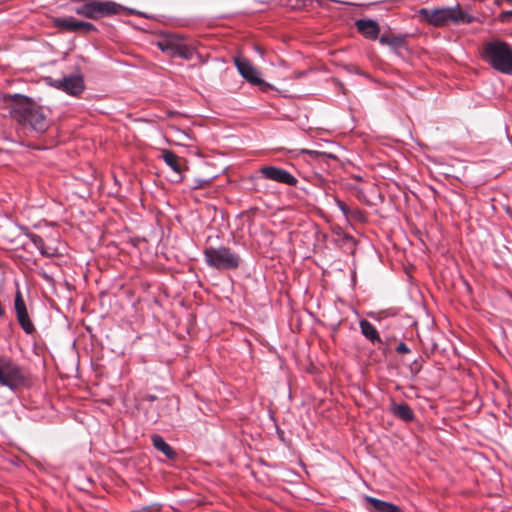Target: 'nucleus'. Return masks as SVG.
<instances>
[{
	"mask_svg": "<svg viewBox=\"0 0 512 512\" xmlns=\"http://www.w3.org/2000/svg\"><path fill=\"white\" fill-rule=\"evenodd\" d=\"M365 500L372 506L374 512H403L400 507L390 502H386L371 496H366Z\"/></svg>",
	"mask_w": 512,
	"mask_h": 512,
	"instance_id": "obj_15",
	"label": "nucleus"
},
{
	"mask_svg": "<svg viewBox=\"0 0 512 512\" xmlns=\"http://www.w3.org/2000/svg\"><path fill=\"white\" fill-rule=\"evenodd\" d=\"M195 55V49L191 46H189L186 43V40L183 41V43L180 45L179 49L175 53V56H178L185 60H191L193 59Z\"/></svg>",
	"mask_w": 512,
	"mask_h": 512,
	"instance_id": "obj_19",
	"label": "nucleus"
},
{
	"mask_svg": "<svg viewBox=\"0 0 512 512\" xmlns=\"http://www.w3.org/2000/svg\"><path fill=\"white\" fill-rule=\"evenodd\" d=\"M380 43L390 45L392 47H398L402 43V39L398 37H389V36H381L380 37Z\"/></svg>",
	"mask_w": 512,
	"mask_h": 512,
	"instance_id": "obj_20",
	"label": "nucleus"
},
{
	"mask_svg": "<svg viewBox=\"0 0 512 512\" xmlns=\"http://www.w3.org/2000/svg\"><path fill=\"white\" fill-rule=\"evenodd\" d=\"M301 153L308 154L309 156H311L313 158H318L321 155V153L319 151L309 150V149H303V150H301Z\"/></svg>",
	"mask_w": 512,
	"mask_h": 512,
	"instance_id": "obj_23",
	"label": "nucleus"
},
{
	"mask_svg": "<svg viewBox=\"0 0 512 512\" xmlns=\"http://www.w3.org/2000/svg\"><path fill=\"white\" fill-rule=\"evenodd\" d=\"M206 264L218 270H233L239 267L240 256L225 246L208 247L204 250Z\"/></svg>",
	"mask_w": 512,
	"mask_h": 512,
	"instance_id": "obj_4",
	"label": "nucleus"
},
{
	"mask_svg": "<svg viewBox=\"0 0 512 512\" xmlns=\"http://www.w3.org/2000/svg\"><path fill=\"white\" fill-rule=\"evenodd\" d=\"M42 275H43V277H45L46 279H50V277H48V276H47V274L43 273Z\"/></svg>",
	"mask_w": 512,
	"mask_h": 512,
	"instance_id": "obj_26",
	"label": "nucleus"
},
{
	"mask_svg": "<svg viewBox=\"0 0 512 512\" xmlns=\"http://www.w3.org/2000/svg\"><path fill=\"white\" fill-rule=\"evenodd\" d=\"M21 231L39 250L42 256L54 257L58 254V249L56 247L45 245L44 240L39 235L30 232L27 227H21Z\"/></svg>",
	"mask_w": 512,
	"mask_h": 512,
	"instance_id": "obj_11",
	"label": "nucleus"
},
{
	"mask_svg": "<svg viewBox=\"0 0 512 512\" xmlns=\"http://www.w3.org/2000/svg\"><path fill=\"white\" fill-rule=\"evenodd\" d=\"M14 307L21 328L26 334H32L35 331V327L29 318L27 307L20 291H17L15 295Z\"/></svg>",
	"mask_w": 512,
	"mask_h": 512,
	"instance_id": "obj_7",
	"label": "nucleus"
},
{
	"mask_svg": "<svg viewBox=\"0 0 512 512\" xmlns=\"http://www.w3.org/2000/svg\"><path fill=\"white\" fill-rule=\"evenodd\" d=\"M161 158L175 172L177 176L175 181H182V170L185 162L184 159L171 150H164L161 154Z\"/></svg>",
	"mask_w": 512,
	"mask_h": 512,
	"instance_id": "obj_12",
	"label": "nucleus"
},
{
	"mask_svg": "<svg viewBox=\"0 0 512 512\" xmlns=\"http://www.w3.org/2000/svg\"><path fill=\"white\" fill-rule=\"evenodd\" d=\"M27 373L23 367L8 357L0 358V385L16 391L27 383Z\"/></svg>",
	"mask_w": 512,
	"mask_h": 512,
	"instance_id": "obj_5",
	"label": "nucleus"
},
{
	"mask_svg": "<svg viewBox=\"0 0 512 512\" xmlns=\"http://www.w3.org/2000/svg\"><path fill=\"white\" fill-rule=\"evenodd\" d=\"M208 180H197V183L193 186V188H200L205 184H208Z\"/></svg>",
	"mask_w": 512,
	"mask_h": 512,
	"instance_id": "obj_24",
	"label": "nucleus"
},
{
	"mask_svg": "<svg viewBox=\"0 0 512 512\" xmlns=\"http://www.w3.org/2000/svg\"><path fill=\"white\" fill-rule=\"evenodd\" d=\"M396 351H397L398 353H401V354H402V353H409V352H410V349L408 348V346H407L405 343L401 342V343H399V344H398V346L396 347Z\"/></svg>",
	"mask_w": 512,
	"mask_h": 512,
	"instance_id": "obj_22",
	"label": "nucleus"
},
{
	"mask_svg": "<svg viewBox=\"0 0 512 512\" xmlns=\"http://www.w3.org/2000/svg\"><path fill=\"white\" fill-rule=\"evenodd\" d=\"M10 98L12 100L10 115L21 126L40 133L48 129L50 120L46 108L20 94H14Z\"/></svg>",
	"mask_w": 512,
	"mask_h": 512,
	"instance_id": "obj_1",
	"label": "nucleus"
},
{
	"mask_svg": "<svg viewBox=\"0 0 512 512\" xmlns=\"http://www.w3.org/2000/svg\"><path fill=\"white\" fill-rule=\"evenodd\" d=\"M55 25L58 28L65 29L70 32H84V33H90L92 31L96 30V27L90 23L85 21H78L74 18H57L55 19Z\"/></svg>",
	"mask_w": 512,
	"mask_h": 512,
	"instance_id": "obj_10",
	"label": "nucleus"
},
{
	"mask_svg": "<svg viewBox=\"0 0 512 512\" xmlns=\"http://www.w3.org/2000/svg\"><path fill=\"white\" fill-rule=\"evenodd\" d=\"M392 412L396 417L406 422L414 419V413L406 403L393 404Z\"/></svg>",
	"mask_w": 512,
	"mask_h": 512,
	"instance_id": "obj_17",
	"label": "nucleus"
},
{
	"mask_svg": "<svg viewBox=\"0 0 512 512\" xmlns=\"http://www.w3.org/2000/svg\"><path fill=\"white\" fill-rule=\"evenodd\" d=\"M152 443L153 446L161 451L166 457L172 459L175 457V452L171 448V446L164 440V438L160 435H153L152 436Z\"/></svg>",
	"mask_w": 512,
	"mask_h": 512,
	"instance_id": "obj_18",
	"label": "nucleus"
},
{
	"mask_svg": "<svg viewBox=\"0 0 512 512\" xmlns=\"http://www.w3.org/2000/svg\"><path fill=\"white\" fill-rule=\"evenodd\" d=\"M358 31L368 39L375 40L379 36L380 27L378 23L370 19H360L355 23Z\"/></svg>",
	"mask_w": 512,
	"mask_h": 512,
	"instance_id": "obj_13",
	"label": "nucleus"
},
{
	"mask_svg": "<svg viewBox=\"0 0 512 512\" xmlns=\"http://www.w3.org/2000/svg\"><path fill=\"white\" fill-rule=\"evenodd\" d=\"M260 172L266 179L282 184L293 186L297 183V179L291 173L279 167L265 166L261 168Z\"/></svg>",
	"mask_w": 512,
	"mask_h": 512,
	"instance_id": "obj_9",
	"label": "nucleus"
},
{
	"mask_svg": "<svg viewBox=\"0 0 512 512\" xmlns=\"http://www.w3.org/2000/svg\"><path fill=\"white\" fill-rule=\"evenodd\" d=\"M335 203H336L337 207L343 213L344 217L347 219L348 216H349V208H348V206L342 200H340L338 198H335Z\"/></svg>",
	"mask_w": 512,
	"mask_h": 512,
	"instance_id": "obj_21",
	"label": "nucleus"
},
{
	"mask_svg": "<svg viewBox=\"0 0 512 512\" xmlns=\"http://www.w3.org/2000/svg\"><path fill=\"white\" fill-rule=\"evenodd\" d=\"M185 39L178 35L172 34L158 42V47L165 53L175 56V53L179 49L180 45Z\"/></svg>",
	"mask_w": 512,
	"mask_h": 512,
	"instance_id": "obj_14",
	"label": "nucleus"
},
{
	"mask_svg": "<svg viewBox=\"0 0 512 512\" xmlns=\"http://www.w3.org/2000/svg\"><path fill=\"white\" fill-rule=\"evenodd\" d=\"M482 59L494 70L512 75V47L502 40H492L483 45Z\"/></svg>",
	"mask_w": 512,
	"mask_h": 512,
	"instance_id": "obj_3",
	"label": "nucleus"
},
{
	"mask_svg": "<svg viewBox=\"0 0 512 512\" xmlns=\"http://www.w3.org/2000/svg\"><path fill=\"white\" fill-rule=\"evenodd\" d=\"M52 85L73 96L79 95L84 90V81L80 75H70L62 79H56Z\"/></svg>",
	"mask_w": 512,
	"mask_h": 512,
	"instance_id": "obj_8",
	"label": "nucleus"
},
{
	"mask_svg": "<svg viewBox=\"0 0 512 512\" xmlns=\"http://www.w3.org/2000/svg\"><path fill=\"white\" fill-rule=\"evenodd\" d=\"M503 15H504L505 17H507V16H512V10L504 12V13H503Z\"/></svg>",
	"mask_w": 512,
	"mask_h": 512,
	"instance_id": "obj_25",
	"label": "nucleus"
},
{
	"mask_svg": "<svg viewBox=\"0 0 512 512\" xmlns=\"http://www.w3.org/2000/svg\"><path fill=\"white\" fill-rule=\"evenodd\" d=\"M235 65L241 74L252 85H267L260 77V72L255 68L252 63L243 57L235 58Z\"/></svg>",
	"mask_w": 512,
	"mask_h": 512,
	"instance_id": "obj_6",
	"label": "nucleus"
},
{
	"mask_svg": "<svg viewBox=\"0 0 512 512\" xmlns=\"http://www.w3.org/2000/svg\"><path fill=\"white\" fill-rule=\"evenodd\" d=\"M361 333L372 343L381 342L379 333L375 326L366 319L359 322Z\"/></svg>",
	"mask_w": 512,
	"mask_h": 512,
	"instance_id": "obj_16",
	"label": "nucleus"
},
{
	"mask_svg": "<svg viewBox=\"0 0 512 512\" xmlns=\"http://www.w3.org/2000/svg\"><path fill=\"white\" fill-rule=\"evenodd\" d=\"M421 21L435 27H443L451 24H469L474 21V16L463 11L459 5L455 7L421 8L418 11Z\"/></svg>",
	"mask_w": 512,
	"mask_h": 512,
	"instance_id": "obj_2",
	"label": "nucleus"
}]
</instances>
